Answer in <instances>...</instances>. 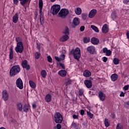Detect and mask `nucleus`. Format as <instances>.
Here are the masks:
<instances>
[{
	"mask_svg": "<svg viewBox=\"0 0 129 129\" xmlns=\"http://www.w3.org/2000/svg\"><path fill=\"white\" fill-rule=\"evenodd\" d=\"M16 42H17V45L15 48L16 53H20L22 54L24 51V45L23 44V39L20 37H16Z\"/></svg>",
	"mask_w": 129,
	"mask_h": 129,
	"instance_id": "1",
	"label": "nucleus"
},
{
	"mask_svg": "<svg viewBox=\"0 0 129 129\" xmlns=\"http://www.w3.org/2000/svg\"><path fill=\"white\" fill-rule=\"evenodd\" d=\"M70 54L73 55L74 59L79 61V59L81 57V50H80V48L79 47H76L75 49H73L70 51Z\"/></svg>",
	"mask_w": 129,
	"mask_h": 129,
	"instance_id": "2",
	"label": "nucleus"
},
{
	"mask_svg": "<svg viewBox=\"0 0 129 129\" xmlns=\"http://www.w3.org/2000/svg\"><path fill=\"white\" fill-rule=\"evenodd\" d=\"M21 72V67L19 65L13 66L10 71V76L15 77L17 74Z\"/></svg>",
	"mask_w": 129,
	"mask_h": 129,
	"instance_id": "3",
	"label": "nucleus"
},
{
	"mask_svg": "<svg viewBox=\"0 0 129 129\" xmlns=\"http://www.w3.org/2000/svg\"><path fill=\"white\" fill-rule=\"evenodd\" d=\"M43 0H39V15H40V23L42 26L44 24V16L43 15Z\"/></svg>",
	"mask_w": 129,
	"mask_h": 129,
	"instance_id": "4",
	"label": "nucleus"
},
{
	"mask_svg": "<svg viewBox=\"0 0 129 129\" xmlns=\"http://www.w3.org/2000/svg\"><path fill=\"white\" fill-rule=\"evenodd\" d=\"M61 9V7L59 5H53L50 9V13L53 15H57L59 12H60V10Z\"/></svg>",
	"mask_w": 129,
	"mask_h": 129,
	"instance_id": "5",
	"label": "nucleus"
},
{
	"mask_svg": "<svg viewBox=\"0 0 129 129\" xmlns=\"http://www.w3.org/2000/svg\"><path fill=\"white\" fill-rule=\"evenodd\" d=\"M69 14V11L68 9H61L59 12L58 13V17L61 19H65L66 17L68 16Z\"/></svg>",
	"mask_w": 129,
	"mask_h": 129,
	"instance_id": "6",
	"label": "nucleus"
},
{
	"mask_svg": "<svg viewBox=\"0 0 129 129\" xmlns=\"http://www.w3.org/2000/svg\"><path fill=\"white\" fill-rule=\"evenodd\" d=\"M63 121V117L61 113L57 112L54 116V121L56 123H61Z\"/></svg>",
	"mask_w": 129,
	"mask_h": 129,
	"instance_id": "7",
	"label": "nucleus"
},
{
	"mask_svg": "<svg viewBox=\"0 0 129 129\" xmlns=\"http://www.w3.org/2000/svg\"><path fill=\"white\" fill-rule=\"evenodd\" d=\"M87 51L89 54L91 55H94V54H96V48L95 46L93 45H90L87 48Z\"/></svg>",
	"mask_w": 129,
	"mask_h": 129,
	"instance_id": "8",
	"label": "nucleus"
},
{
	"mask_svg": "<svg viewBox=\"0 0 129 129\" xmlns=\"http://www.w3.org/2000/svg\"><path fill=\"white\" fill-rule=\"evenodd\" d=\"M16 86L19 89H23L24 88V84L23 83V81L21 78H18L16 80Z\"/></svg>",
	"mask_w": 129,
	"mask_h": 129,
	"instance_id": "9",
	"label": "nucleus"
},
{
	"mask_svg": "<svg viewBox=\"0 0 129 129\" xmlns=\"http://www.w3.org/2000/svg\"><path fill=\"white\" fill-rule=\"evenodd\" d=\"M22 66L24 69H27V70H30L31 68V66L27 60L22 61Z\"/></svg>",
	"mask_w": 129,
	"mask_h": 129,
	"instance_id": "10",
	"label": "nucleus"
},
{
	"mask_svg": "<svg viewBox=\"0 0 129 129\" xmlns=\"http://www.w3.org/2000/svg\"><path fill=\"white\" fill-rule=\"evenodd\" d=\"M2 97L4 101H7L9 100V94L7 90H4L2 92Z\"/></svg>",
	"mask_w": 129,
	"mask_h": 129,
	"instance_id": "11",
	"label": "nucleus"
},
{
	"mask_svg": "<svg viewBox=\"0 0 129 129\" xmlns=\"http://www.w3.org/2000/svg\"><path fill=\"white\" fill-rule=\"evenodd\" d=\"M98 97L101 101H104L106 98V95L102 92H100L98 93Z\"/></svg>",
	"mask_w": 129,
	"mask_h": 129,
	"instance_id": "12",
	"label": "nucleus"
},
{
	"mask_svg": "<svg viewBox=\"0 0 129 129\" xmlns=\"http://www.w3.org/2000/svg\"><path fill=\"white\" fill-rule=\"evenodd\" d=\"M84 84L87 88H91L92 87V81L90 80H86L84 81Z\"/></svg>",
	"mask_w": 129,
	"mask_h": 129,
	"instance_id": "13",
	"label": "nucleus"
},
{
	"mask_svg": "<svg viewBox=\"0 0 129 129\" xmlns=\"http://www.w3.org/2000/svg\"><path fill=\"white\" fill-rule=\"evenodd\" d=\"M97 13V11L96 9H92L89 13V18L92 19L96 15Z\"/></svg>",
	"mask_w": 129,
	"mask_h": 129,
	"instance_id": "14",
	"label": "nucleus"
},
{
	"mask_svg": "<svg viewBox=\"0 0 129 129\" xmlns=\"http://www.w3.org/2000/svg\"><path fill=\"white\" fill-rule=\"evenodd\" d=\"M108 31H109V28H108V26L107 24H104L102 28V32L103 34H106L108 33Z\"/></svg>",
	"mask_w": 129,
	"mask_h": 129,
	"instance_id": "15",
	"label": "nucleus"
},
{
	"mask_svg": "<svg viewBox=\"0 0 129 129\" xmlns=\"http://www.w3.org/2000/svg\"><path fill=\"white\" fill-rule=\"evenodd\" d=\"M58 74L59 76H61V77H65L66 75H67V71L64 70H61L58 71Z\"/></svg>",
	"mask_w": 129,
	"mask_h": 129,
	"instance_id": "16",
	"label": "nucleus"
},
{
	"mask_svg": "<svg viewBox=\"0 0 129 129\" xmlns=\"http://www.w3.org/2000/svg\"><path fill=\"white\" fill-rule=\"evenodd\" d=\"M68 40H69V36L68 35H63L59 39L60 42H66Z\"/></svg>",
	"mask_w": 129,
	"mask_h": 129,
	"instance_id": "17",
	"label": "nucleus"
},
{
	"mask_svg": "<svg viewBox=\"0 0 129 129\" xmlns=\"http://www.w3.org/2000/svg\"><path fill=\"white\" fill-rule=\"evenodd\" d=\"M19 21V13H17L13 17V22L14 24H17Z\"/></svg>",
	"mask_w": 129,
	"mask_h": 129,
	"instance_id": "18",
	"label": "nucleus"
},
{
	"mask_svg": "<svg viewBox=\"0 0 129 129\" xmlns=\"http://www.w3.org/2000/svg\"><path fill=\"white\" fill-rule=\"evenodd\" d=\"M91 42L93 45H98L99 43V39L95 38V37H93L91 39Z\"/></svg>",
	"mask_w": 129,
	"mask_h": 129,
	"instance_id": "19",
	"label": "nucleus"
},
{
	"mask_svg": "<svg viewBox=\"0 0 129 129\" xmlns=\"http://www.w3.org/2000/svg\"><path fill=\"white\" fill-rule=\"evenodd\" d=\"M46 102H51L52 100V95L51 94H47L45 97Z\"/></svg>",
	"mask_w": 129,
	"mask_h": 129,
	"instance_id": "20",
	"label": "nucleus"
},
{
	"mask_svg": "<svg viewBox=\"0 0 129 129\" xmlns=\"http://www.w3.org/2000/svg\"><path fill=\"white\" fill-rule=\"evenodd\" d=\"M118 78V76L116 74H113L111 76V80L112 81H116Z\"/></svg>",
	"mask_w": 129,
	"mask_h": 129,
	"instance_id": "21",
	"label": "nucleus"
},
{
	"mask_svg": "<svg viewBox=\"0 0 129 129\" xmlns=\"http://www.w3.org/2000/svg\"><path fill=\"white\" fill-rule=\"evenodd\" d=\"M83 76L84 77H90L91 76V72L88 70H86L84 72Z\"/></svg>",
	"mask_w": 129,
	"mask_h": 129,
	"instance_id": "22",
	"label": "nucleus"
},
{
	"mask_svg": "<svg viewBox=\"0 0 129 129\" xmlns=\"http://www.w3.org/2000/svg\"><path fill=\"white\" fill-rule=\"evenodd\" d=\"M9 58L11 60L14 58V48H13V47L10 48Z\"/></svg>",
	"mask_w": 129,
	"mask_h": 129,
	"instance_id": "23",
	"label": "nucleus"
},
{
	"mask_svg": "<svg viewBox=\"0 0 129 129\" xmlns=\"http://www.w3.org/2000/svg\"><path fill=\"white\" fill-rule=\"evenodd\" d=\"M64 84L67 86L72 84V80H71V79L70 78H68L66 79Z\"/></svg>",
	"mask_w": 129,
	"mask_h": 129,
	"instance_id": "24",
	"label": "nucleus"
},
{
	"mask_svg": "<svg viewBox=\"0 0 129 129\" xmlns=\"http://www.w3.org/2000/svg\"><path fill=\"white\" fill-rule=\"evenodd\" d=\"M29 108H30V106L26 104L23 106V111H24V112L27 113L28 112V111H29Z\"/></svg>",
	"mask_w": 129,
	"mask_h": 129,
	"instance_id": "25",
	"label": "nucleus"
},
{
	"mask_svg": "<svg viewBox=\"0 0 129 129\" xmlns=\"http://www.w3.org/2000/svg\"><path fill=\"white\" fill-rule=\"evenodd\" d=\"M29 83L31 88H36L37 87V85L33 81H29Z\"/></svg>",
	"mask_w": 129,
	"mask_h": 129,
	"instance_id": "26",
	"label": "nucleus"
},
{
	"mask_svg": "<svg viewBox=\"0 0 129 129\" xmlns=\"http://www.w3.org/2000/svg\"><path fill=\"white\" fill-rule=\"evenodd\" d=\"M41 76L43 78H46V77H47V72H46V70H42L41 71Z\"/></svg>",
	"mask_w": 129,
	"mask_h": 129,
	"instance_id": "27",
	"label": "nucleus"
},
{
	"mask_svg": "<svg viewBox=\"0 0 129 129\" xmlns=\"http://www.w3.org/2000/svg\"><path fill=\"white\" fill-rule=\"evenodd\" d=\"M75 14H76V15H78V16H80V15H81V14H82V10H81V8H77L76 10H75Z\"/></svg>",
	"mask_w": 129,
	"mask_h": 129,
	"instance_id": "28",
	"label": "nucleus"
},
{
	"mask_svg": "<svg viewBox=\"0 0 129 129\" xmlns=\"http://www.w3.org/2000/svg\"><path fill=\"white\" fill-rule=\"evenodd\" d=\"M73 23L75 26H78L80 24L79 19L78 18H75L73 20Z\"/></svg>",
	"mask_w": 129,
	"mask_h": 129,
	"instance_id": "29",
	"label": "nucleus"
},
{
	"mask_svg": "<svg viewBox=\"0 0 129 129\" xmlns=\"http://www.w3.org/2000/svg\"><path fill=\"white\" fill-rule=\"evenodd\" d=\"M18 109L19 110V111H23V104L22 103H19L17 105Z\"/></svg>",
	"mask_w": 129,
	"mask_h": 129,
	"instance_id": "30",
	"label": "nucleus"
},
{
	"mask_svg": "<svg viewBox=\"0 0 129 129\" xmlns=\"http://www.w3.org/2000/svg\"><path fill=\"white\" fill-rule=\"evenodd\" d=\"M104 122L105 126H106V127H108V126L110 125V123L108 121V119L106 118H105Z\"/></svg>",
	"mask_w": 129,
	"mask_h": 129,
	"instance_id": "31",
	"label": "nucleus"
},
{
	"mask_svg": "<svg viewBox=\"0 0 129 129\" xmlns=\"http://www.w3.org/2000/svg\"><path fill=\"white\" fill-rule=\"evenodd\" d=\"M91 28L95 31V32H96V33H99V30L98 29V28L97 27L94 26V25H91Z\"/></svg>",
	"mask_w": 129,
	"mask_h": 129,
	"instance_id": "32",
	"label": "nucleus"
},
{
	"mask_svg": "<svg viewBox=\"0 0 129 129\" xmlns=\"http://www.w3.org/2000/svg\"><path fill=\"white\" fill-rule=\"evenodd\" d=\"M20 2V4L23 7H25V5L28 3L29 0H19Z\"/></svg>",
	"mask_w": 129,
	"mask_h": 129,
	"instance_id": "33",
	"label": "nucleus"
},
{
	"mask_svg": "<svg viewBox=\"0 0 129 129\" xmlns=\"http://www.w3.org/2000/svg\"><path fill=\"white\" fill-rule=\"evenodd\" d=\"M111 18L113 20H115V19L116 18V13H115V12H112L111 14Z\"/></svg>",
	"mask_w": 129,
	"mask_h": 129,
	"instance_id": "34",
	"label": "nucleus"
},
{
	"mask_svg": "<svg viewBox=\"0 0 129 129\" xmlns=\"http://www.w3.org/2000/svg\"><path fill=\"white\" fill-rule=\"evenodd\" d=\"M113 63L114 65H118V64H119V59L117 58H114L113 59Z\"/></svg>",
	"mask_w": 129,
	"mask_h": 129,
	"instance_id": "35",
	"label": "nucleus"
},
{
	"mask_svg": "<svg viewBox=\"0 0 129 129\" xmlns=\"http://www.w3.org/2000/svg\"><path fill=\"white\" fill-rule=\"evenodd\" d=\"M83 42L84 43H89V42H90V38H87V37H84L83 38Z\"/></svg>",
	"mask_w": 129,
	"mask_h": 129,
	"instance_id": "36",
	"label": "nucleus"
},
{
	"mask_svg": "<svg viewBox=\"0 0 129 129\" xmlns=\"http://www.w3.org/2000/svg\"><path fill=\"white\" fill-rule=\"evenodd\" d=\"M40 56H41V53L40 52H36L35 54V59H39L40 58Z\"/></svg>",
	"mask_w": 129,
	"mask_h": 129,
	"instance_id": "37",
	"label": "nucleus"
},
{
	"mask_svg": "<svg viewBox=\"0 0 129 129\" xmlns=\"http://www.w3.org/2000/svg\"><path fill=\"white\" fill-rule=\"evenodd\" d=\"M63 34H64V35H69V28L68 27H66Z\"/></svg>",
	"mask_w": 129,
	"mask_h": 129,
	"instance_id": "38",
	"label": "nucleus"
},
{
	"mask_svg": "<svg viewBox=\"0 0 129 129\" xmlns=\"http://www.w3.org/2000/svg\"><path fill=\"white\" fill-rule=\"evenodd\" d=\"M87 114L90 117V118H93V114L91 113L90 111H87Z\"/></svg>",
	"mask_w": 129,
	"mask_h": 129,
	"instance_id": "39",
	"label": "nucleus"
},
{
	"mask_svg": "<svg viewBox=\"0 0 129 129\" xmlns=\"http://www.w3.org/2000/svg\"><path fill=\"white\" fill-rule=\"evenodd\" d=\"M47 61L48 62H49V63H52L53 59H52V57L51 56L48 55L47 56Z\"/></svg>",
	"mask_w": 129,
	"mask_h": 129,
	"instance_id": "40",
	"label": "nucleus"
},
{
	"mask_svg": "<svg viewBox=\"0 0 129 129\" xmlns=\"http://www.w3.org/2000/svg\"><path fill=\"white\" fill-rule=\"evenodd\" d=\"M82 19L83 20H86L87 19V14L84 13L82 14Z\"/></svg>",
	"mask_w": 129,
	"mask_h": 129,
	"instance_id": "41",
	"label": "nucleus"
},
{
	"mask_svg": "<svg viewBox=\"0 0 129 129\" xmlns=\"http://www.w3.org/2000/svg\"><path fill=\"white\" fill-rule=\"evenodd\" d=\"M111 53H112V51H111V50H108L106 52V56H110V55H111Z\"/></svg>",
	"mask_w": 129,
	"mask_h": 129,
	"instance_id": "42",
	"label": "nucleus"
},
{
	"mask_svg": "<svg viewBox=\"0 0 129 129\" xmlns=\"http://www.w3.org/2000/svg\"><path fill=\"white\" fill-rule=\"evenodd\" d=\"M72 125L73 127H74V128H77V123L73 121L72 123Z\"/></svg>",
	"mask_w": 129,
	"mask_h": 129,
	"instance_id": "43",
	"label": "nucleus"
},
{
	"mask_svg": "<svg viewBox=\"0 0 129 129\" xmlns=\"http://www.w3.org/2000/svg\"><path fill=\"white\" fill-rule=\"evenodd\" d=\"M83 90L82 89H80L79 91V94L80 95V96H82L84 94L83 93Z\"/></svg>",
	"mask_w": 129,
	"mask_h": 129,
	"instance_id": "44",
	"label": "nucleus"
},
{
	"mask_svg": "<svg viewBox=\"0 0 129 129\" xmlns=\"http://www.w3.org/2000/svg\"><path fill=\"white\" fill-rule=\"evenodd\" d=\"M123 89L124 90H125V91H126V90H128L129 89V85H127L124 86L123 87Z\"/></svg>",
	"mask_w": 129,
	"mask_h": 129,
	"instance_id": "45",
	"label": "nucleus"
},
{
	"mask_svg": "<svg viewBox=\"0 0 129 129\" xmlns=\"http://www.w3.org/2000/svg\"><path fill=\"white\" fill-rule=\"evenodd\" d=\"M79 117V115L74 114L73 115V118H74V119H78Z\"/></svg>",
	"mask_w": 129,
	"mask_h": 129,
	"instance_id": "46",
	"label": "nucleus"
},
{
	"mask_svg": "<svg viewBox=\"0 0 129 129\" xmlns=\"http://www.w3.org/2000/svg\"><path fill=\"white\" fill-rule=\"evenodd\" d=\"M85 30V27L84 26H82L80 28V31L81 32H83Z\"/></svg>",
	"mask_w": 129,
	"mask_h": 129,
	"instance_id": "47",
	"label": "nucleus"
},
{
	"mask_svg": "<svg viewBox=\"0 0 129 129\" xmlns=\"http://www.w3.org/2000/svg\"><path fill=\"white\" fill-rule=\"evenodd\" d=\"M13 3L16 6H18L19 4V0H13Z\"/></svg>",
	"mask_w": 129,
	"mask_h": 129,
	"instance_id": "48",
	"label": "nucleus"
},
{
	"mask_svg": "<svg viewBox=\"0 0 129 129\" xmlns=\"http://www.w3.org/2000/svg\"><path fill=\"white\" fill-rule=\"evenodd\" d=\"M54 59H55V60L57 61V62H60V61H61V58H60L58 56H55Z\"/></svg>",
	"mask_w": 129,
	"mask_h": 129,
	"instance_id": "49",
	"label": "nucleus"
},
{
	"mask_svg": "<svg viewBox=\"0 0 129 129\" xmlns=\"http://www.w3.org/2000/svg\"><path fill=\"white\" fill-rule=\"evenodd\" d=\"M84 113H85V111H84V110L82 109L80 110V114L81 115H84Z\"/></svg>",
	"mask_w": 129,
	"mask_h": 129,
	"instance_id": "50",
	"label": "nucleus"
},
{
	"mask_svg": "<svg viewBox=\"0 0 129 129\" xmlns=\"http://www.w3.org/2000/svg\"><path fill=\"white\" fill-rule=\"evenodd\" d=\"M59 66H60V67H61L62 69H65V65H64V64L62 63H59Z\"/></svg>",
	"mask_w": 129,
	"mask_h": 129,
	"instance_id": "51",
	"label": "nucleus"
},
{
	"mask_svg": "<svg viewBox=\"0 0 129 129\" xmlns=\"http://www.w3.org/2000/svg\"><path fill=\"white\" fill-rule=\"evenodd\" d=\"M116 129H122V127L121 126V125H119V123H118L116 125Z\"/></svg>",
	"mask_w": 129,
	"mask_h": 129,
	"instance_id": "52",
	"label": "nucleus"
},
{
	"mask_svg": "<svg viewBox=\"0 0 129 129\" xmlns=\"http://www.w3.org/2000/svg\"><path fill=\"white\" fill-rule=\"evenodd\" d=\"M62 126H61V125L60 124H56V128L57 129H60L61 128Z\"/></svg>",
	"mask_w": 129,
	"mask_h": 129,
	"instance_id": "53",
	"label": "nucleus"
},
{
	"mask_svg": "<svg viewBox=\"0 0 129 129\" xmlns=\"http://www.w3.org/2000/svg\"><path fill=\"white\" fill-rule=\"evenodd\" d=\"M103 62H104L105 63L107 61V57L104 56L103 57Z\"/></svg>",
	"mask_w": 129,
	"mask_h": 129,
	"instance_id": "54",
	"label": "nucleus"
},
{
	"mask_svg": "<svg viewBox=\"0 0 129 129\" xmlns=\"http://www.w3.org/2000/svg\"><path fill=\"white\" fill-rule=\"evenodd\" d=\"M120 97H124V93L123 92H121L119 95Z\"/></svg>",
	"mask_w": 129,
	"mask_h": 129,
	"instance_id": "55",
	"label": "nucleus"
},
{
	"mask_svg": "<svg viewBox=\"0 0 129 129\" xmlns=\"http://www.w3.org/2000/svg\"><path fill=\"white\" fill-rule=\"evenodd\" d=\"M108 49H107V48L104 47L103 48V53H106L107 51H108Z\"/></svg>",
	"mask_w": 129,
	"mask_h": 129,
	"instance_id": "56",
	"label": "nucleus"
},
{
	"mask_svg": "<svg viewBox=\"0 0 129 129\" xmlns=\"http://www.w3.org/2000/svg\"><path fill=\"white\" fill-rule=\"evenodd\" d=\"M34 15H35V16H34V18H35V19L36 20V19H37V18H38V12H36L35 14H34Z\"/></svg>",
	"mask_w": 129,
	"mask_h": 129,
	"instance_id": "57",
	"label": "nucleus"
},
{
	"mask_svg": "<svg viewBox=\"0 0 129 129\" xmlns=\"http://www.w3.org/2000/svg\"><path fill=\"white\" fill-rule=\"evenodd\" d=\"M111 117H112V118H114L115 117V114H114V113H112L111 114Z\"/></svg>",
	"mask_w": 129,
	"mask_h": 129,
	"instance_id": "58",
	"label": "nucleus"
},
{
	"mask_svg": "<svg viewBox=\"0 0 129 129\" xmlns=\"http://www.w3.org/2000/svg\"><path fill=\"white\" fill-rule=\"evenodd\" d=\"M123 3L124 4H128V0H123Z\"/></svg>",
	"mask_w": 129,
	"mask_h": 129,
	"instance_id": "59",
	"label": "nucleus"
},
{
	"mask_svg": "<svg viewBox=\"0 0 129 129\" xmlns=\"http://www.w3.org/2000/svg\"><path fill=\"white\" fill-rule=\"evenodd\" d=\"M126 36H127V39H129V31L126 32Z\"/></svg>",
	"mask_w": 129,
	"mask_h": 129,
	"instance_id": "60",
	"label": "nucleus"
},
{
	"mask_svg": "<svg viewBox=\"0 0 129 129\" xmlns=\"http://www.w3.org/2000/svg\"><path fill=\"white\" fill-rule=\"evenodd\" d=\"M32 107H33V108H36L37 105H36V104H33Z\"/></svg>",
	"mask_w": 129,
	"mask_h": 129,
	"instance_id": "61",
	"label": "nucleus"
},
{
	"mask_svg": "<svg viewBox=\"0 0 129 129\" xmlns=\"http://www.w3.org/2000/svg\"><path fill=\"white\" fill-rule=\"evenodd\" d=\"M61 58H62V60H64L65 59V55L62 54Z\"/></svg>",
	"mask_w": 129,
	"mask_h": 129,
	"instance_id": "62",
	"label": "nucleus"
},
{
	"mask_svg": "<svg viewBox=\"0 0 129 129\" xmlns=\"http://www.w3.org/2000/svg\"><path fill=\"white\" fill-rule=\"evenodd\" d=\"M83 125H86V122H84L82 123Z\"/></svg>",
	"mask_w": 129,
	"mask_h": 129,
	"instance_id": "63",
	"label": "nucleus"
},
{
	"mask_svg": "<svg viewBox=\"0 0 129 129\" xmlns=\"http://www.w3.org/2000/svg\"><path fill=\"white\" fill-rule=\"evenodd\" d=\"M51 1V2H52V3H54V2H55V1H56V0H50Z\"/></svg>",
	"mask_w": 129,
	"mask_h": 129,
	"instance_id": "64",
	"label": "nucleus"
}]
</instances>
